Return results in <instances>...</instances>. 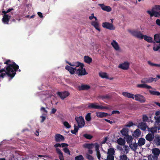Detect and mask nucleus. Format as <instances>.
<instances>
[{"mask_svg":"<svg viewBox=\"0 0 160 160\" xmlns=\"http://www.w3.org/2000/svg\"><path fill=\"white\" fill-rule=\"evenodd\" d=\"M84 158L81 155H79L75 157V160H83Z\"/></svg>","mask_w":160,"mask_h":160,"instance_id":"nucleus-47","label":"nucleus"},{"mask_svg":"<svg viewBox=\"0 0 160 160\" xmlns=\"http://www.w3.org/2000/svg\"><path fill=\"white\" fill-rule=\"evenodd\" d=\"M111 45L116 50H119V47L118 43L115 40L112 41L111 42Z\"/></svg>","mask_w":160,"mask_h":160,"instance_id":"nucleus-27","label":"nucleus"},{"mask_svg":"<svg viewBox=\"0 0 160 160\" xmlns=\"http://www.w3.org/2000/svg\"><path fill=\"white\" fill-rule=\"evenodd\" d=\"M56 151L57 152L59 155V157L60 160H64L63 159V156L62 152L59 148H56Z\"/></svg>","mask_w":160,"mask_h":160,"instance_id":"nucleus-26","label":"nucleus"},{"mask_svg":"<svg viewBox=\"0 0 160 160\" xmlns=\"http://www.w3.org/2000/svg\"><path fill=\"white\" fill-rule=\"evenodd\" d=\"M99 76L102 78H108V76L106 72H100L99 73Z\"/></svg>","mask_w":160,"mask_h":160,"instance_id":"nucleus-33","label":"nucleus"},{"mask_svg":"<svg viewBox=\"0 0 160 160\" xmlns=\"http://www.w3.org/2000/svg\"><path fill=\"white\" fill-rule=\"evenodd\" d=\"M91 25L93 26L95 28L98 30L99 32L100 31V29L99 28V24L96 21H93L91 22Z\"/></svg>","mask_w":160,"mask_h":160,"instance_id":"nucleus-21","label":"nucleus"},{"mask_svg":"<svg viewBox=\"0 0 160 160\" xmlns=\"http://www.w3.org/2000/svg\"><path fill=\"white\" fill-rule=\"evenodd\" d=\"M65 68L69 71L70 73L72 74H73L76 73V68H72L67 65L65 66Z\"/></svg>","mask_w":160,"mask_h":160,"instance_id":"nucleus-15","label":"nucleus"},{"mask_svg":"<svg viewBox=\"0 0 160 160\" xmlns=\"http://www.w3.org/2000/svg\"><path fill=\"white\" fill-rule=\"evenodd\" d=\"M142 121L143 122H146L148 121V118L147 116L146 115H143L142 116Z\"/></svg>","mask_w":160,"mask_h":160,"instance_id":"nucleus-55","label":"nucleus"},{"mask_svg":"<svg viewBox=\"0 0 160 160\" xmlns=\"http://www.w3.org/2000/svg\"><path fill=\"white\" fill-rule=\"evenodd\" d=\"M115 151L113 148H110L108 149L107 154H114Z\"/></svg>","mask_w":160,"mask_h":160,"instance_id":"nucleus-42","label":"nucleus"},{"mask_svg":"<svg viewBox=\"0 0 160 160\" xmlns=\"http://www.w3.org/2000/svg\"><path fill=\"white\" fill-rule=\"evenodd\" d=\"M95 151L96 152H99V145L98 143H95Z\"/></svg>","mask_w":160,"mask_h":160,"instance_id":"nucleus-51","label":"nucleus"},{"mask_svg":"<svg viewBox=\"0 0 160 160\" xmlns=\"http://www.w3.org/2000/svg\"><path fill=\"white\" fill-rule=\"evenodd\" d=\"M152 153L153 155L152 156V158L154 160H158V156L160 154V150L158 148H154L152 150Z\"/></svg>","mask_w":160,"mask_h":160,"instance_id":"nucleus-7","label":"nucleus"},{"mask_svg":"<svg viewBox=\"0 0 160 160\" xmlns=\"http://www.w3.org/2000/svg\"><path fill=\"white\" fill-rule=\"evenodd\" d=\"M83 136L85 138L90 140L93 137L91 135L88 134H84Z\"/></svg>","mask_w":160,"mask_h":160,"instance_id":"nucleus-45","label":"nucleus"},{"mask_svg":"<svg viewBox=\"0 0 160 160\" xmlns=\"http://www.w3.org/2000/svg\"><path fill=\"white\" fill-rule=\"evenodd\" d=\"M139 128L142 130L145 131L147 127L146 124L143 122H141L139 123Z\"/></svg>","mask_w":160,"mask_h":160,"instance_id":"nucleus-25","label":"nucleus"},{"mask_svg":"<svg viewBox=\"0 0 160 160\" xmlns=\"http://www.w3.org/2000/svg\"><path fill=\"white\" fill-rule=\"evenodd\" d=\"M138 145V144L135 142L133 144H132V143H130L129 147L132 150L135 151L137 148Z\"/></svg>","mask_w":160,"mask_h":160,"instance_id":"nucleus-23","label":"nucleus"},{"mask_svg":"<svg viewBox=\"0 0 160 160\" xmlns=\"http://www.w3.org/2000/svg\"><path fill=\"white\" fill-rule=\"evenodd\" d=\"M148 63L150 66H154L160 68V63L159 64L154 63L151 62L150 61H148Z\"/></svg>","mask_w":160,"mask_h":160,"instance_id":"nucleus-41","label":"nucleus"},{"mask_svg":"<svg viewBox=\"0 0 160 160\" xmlns=\"http://www.w3.org/2000/svg\"><path fill=\"white\" fill-rule=\"evenodd\" d=\"M153 143L157 146H160V136L159 135L155 137L153 140Z\"/></svg>","mask_w":160,"mask_h":160,"instance_id":"nucleus-16","label":"nucleus"},{"mask_svg":"<svg viewBox=\"0 0 160 160\" xmlns=\"http://www.w3.org/2000/svg\"><path fill=\"white\" fill-rule=\"evenodd\" d=\"M134 125L133 123L131 121H130L126 125L127 127H130Z\"/></svg>","mask_w":160,"mask_h":160,"instance_id":"nucleus-57","label":"nucleus"},{"mask_svg":"<svg viewBox=\"0 0 160 160\" xmlns=\"http://www.w3.org/2000/svg\"><path fill=\"white\" fill-rule=\"evenodd\" d=\"M84 66V64L82 63L79 68H76V73L78 76L84 75L88 74L85 69L83 68Z\"/></svg>","mask_w":160,"mask_h":160,"instance_id":"nucleus-4","label":"nucleus"},{"mask_svg":"<svg viewBox=\"0 0 160 160\" xmlns=\"http://www.w3.org/2000/svg\"><path fill=\"white\" fill-rule=\"evenodd\" d=\"M57 111V109L55 108H52V110L50 112V114H54Z\"/></svg>","mask_w":160,"mask_h":160,"instance_id":"nucleus-59","label":"nucleus"},{"mask_svg":"<svg viewBox=\"0 0 160 160\" xmlns=\"http://www.w3.org/2000/svg\"><path fill=\"white\" fill-rule=\"evenodd\" d=\"M63 151L65 153L68 155H70L69 150L67 148H65L63 149Z\"/></svg>","mask_w":160,"mask_h":160,"instance_id":"nucleus-53","label":"nucleus"},{"mask_svg":"<svg viewBox=\"0 0 160 160\" xmlns=\"http://www.w3.org/2000/svg\"><path fill=\"white\" fill-rule=\"evenodd\" d=\"M70 94L69 92L68 91H65L63 92H58L57 93V95H58L61 99H64Z\"/></svg>","mask_w":160,"mask_h":160,"instance_id":"nucleus-9","label":"nucleus"},{"mask_svg":"<svg viewBox=\"0 0 160 160\" xmlns=\"http://www.w3.org/2000/svg\"><path fill=\"white\" fill-rule=\"evenodd\" d=\"M91 113H88L85 116V118L86 120L88 122L90 121L91 119Z\"/></svg>","mask_w":160,"mask_h":160,"instance_id":"nucleus-43","label":"nucleus"},{"mask_svg":"<svg viewBox=\"0 0 160 160\" xmlns=\"http://www.w3.org/2000/svg\"><path fill=\"white\" fill-rule=\"evenodd\" d=\"M122 95L125 97L134 99V95L133 94L127 92H122Z\"/></svg>","mask_w":160,"mask_h":160,"instance_id":"nucleus-19","label":"nucleus"},{"mask_svg":"<svg viewBox=\"0 0 160 160\" xmlns=\"http://www.w3.org/2000/svg\"><path fill=\"white\" fill-rule=\"evenodd\" d=\"M128 31L133 36L141 39L144 38V39L148 42L153 43L154 44V46H155V42L152 40V37L146 35H143L140 31L131 30H129Z\"/></svg>","mask_w":160,"mask_h":160,"instance_id":"nucleus-2","label":"nucleus"},{"mask_svg":"<svg viewBox=\"0 0 160 160\" xmlns=\"http://www.w3.org/2000/svg\"><path fill=\"white\" fill-rule=\"evenodd\" d=\"M84 61L88 64L92 62V58L88 56H85L84 57Z\"/></svg>","mask_w":160,"mask_h":160,"instance_id":"nucleus-29","label":"nucleus"},{"mask_svg":"<svg viewBox=\"0 0 160 160\" xmlns=\"http://www.w3.org/2000/svg\"><path fill=\"white\" fill-rule=\"evenodd\" d=\"M130 63L128 62H125L123 63L120 64L118 67L124 70H128L129 66Z\"/></svg>","mask_w":160,"mask_h":160,"instance_id":"nucleus-10","label":"nucleus"},{"mask_svg":"<svg viewBox=\"0 0 160 160\" xmlns=\"http://www.w3.org/2000/svg\"><path fill=\"white\" fill-rule=\"evenodd\" d=\"M149 92L151 94L157 96H160V92H159L149 90Z\"/></svg>","mask_w":160,"mask_h":160,"instance_id":"nucleus-37","label":"nucleus"},{"mask_svg":"<svg viewBox=\"0 0 160 160\" xmlns=\"http://www.w3.org/2000/svg\"><path fill=\"white\" fill-rule=\"evenodd\" d=\"M98 5L103 10L109 12L112 10V8L110 6H105L103 4H99Z\"/></svg>","mask_w":160,"mask_h":160,"instance_id":"nucleus-18","label":"nucleus"},{"mask_svg":"<svg viewBox=\"0 0 160 160\" xmlns=\"http://www.w3.org/2000/svg\"><path fill=\"white\" fill-rule=\"evenodd\" d=\"M145 143V140L143 138H139L138 144L139 146H142Z\"/></svg>","mask_w":160,"mask_h":160,"instance_id":"nucleus-28","label":"nucleus"},{"mask_svg":"<svg viewBox=\"0 0 160 160\" xmlns=\"http://www.w3.org/2000/svg\"><path fill=\"white\" fill-rule=\"evenodd\" d=\"M117 143L120 145H124L125 143V140L121 138H120L117 140Z\"/></svg>","mask_w":160,"mask_h":160,"instance_id":"nucleus-36","label":"nucleus"},{"mask_svg":"<svg viewBox=\"0 0 160 160\" xmlns=\"http://www.w3.org/2000/svg\"><path fill=\"white\" fill-rule=\"evenodd\" d=\"M120 113V112L118 110H113L112 112V114H119Z\"/></svg>","mask_w":160,"mask_h":160,"instance_id":"nucleus-60","label":"nucleus"},{"mask_svg":"<svg viewBox=\"0 0 160 160\" xmlns=\"http://www.w3.org/2000/svg\"><path fill=\"white\" fill-rule=\"evenodd\" d=\"M96 116L99 118L106 117L108 116H110V114H108L106 112H97L96 113Z\"/></svg>","mask_w":160,"mask_h":160,"instance_id":"nucleus-14","label":"nucleus"},{"mask_svg":"<svg viewBox=\"0 0 160 160\" xmlns=\"http://www.w3.org/2000/svg\"><path fill=\"white\" fill-rule=\"evenodd\" d=\"M79 127L78 126H76L75 125H74V129L73 130H72L71 131V132L75 134H76V133L78 132V130Z\"/></svg>","mask_w":160,"mask_h":160,"instance_id":"nucleus-40","label":"nucleus"},{"mask_svg":"<svg viewBox=\"0 0 160 160\" xmlns=\"http://www.w3.org/2000/svg\"><path fill=\"white\" fill-rule=\"evenodd\" d=\"M55 141L56 142H60L64 141L65 138L64 137L59 134H57L55 136Z\"/></svg>","mask_w":160,"mask_h":160,"instance_id":"nucleus-12","label":"nucleus"},{"mask_svg":"<svg viewBox=\"0 0 160 160\" xmlns=\"http://www.w3.org/2000/svg\"><path fill=\"white\" fill-rule=\"evenodd\" d=\"M95 146V143H85L83 145V147L88 149L92 148Z\"/></svg>","mask_w":160,"mask_h":160,"instance_id":"nucleus-24","label":"nucleus"},{"mask_svg":"<svg viewBox=\"0 0 160 160\" xmlns=\"http://www.w3.org/2000/svg\"><path fill=\"white\" fill-rule=\"evenodd\" d=\"M156 23L157 25L160 26V19H157L156 21Z\"/></svg>","mask_w":160,"mask_h":160,"instance_id":"nucleus-64","label":"nucleus"},{"mask_svg":"<svg viewBox=\"0 0 160 160\" xmlns=\"http://www.w3.org/2000/svg\"><path fill=\"white\" fill-rule=\"evenodd\" d=\"M150 131L152 133L154 134V133L156 132L157 131V129L156 127H152L150 128Z\"/></svg>","mask_w":160,"mask_h":160,"instance_id":"nucleus-48","label":"nucleus"},{"mask_svg":"<svg viewBox=\"0 0 160 160\" xmlns=\"http://www.w3.org/2000/svg\"><path fill=\"white\" fill-rule=\"evenodd\" d=\"M40 111L41 112H44L46 113V114H43L42 115H46L48 113V111L46 110L45 108L43 107H42L40 108Z\"/></svg>","mask_w":160,"mask_h":160,"instance_id":"nucleus-56","label":"nucleus"},{"mask_svg":"<svg viewBox=\"0 0 160 160\" xmlns=\"http://www.w3.org/2000/svg\"><path fill=\"white\" fill-rule=\"evenodd\" d=\"M155 120V122L157 123H160V116L158 117H154V118Z\"/></svg>","mask_w":160,"mask_h":160,"instance_id":"nucleus-54","label":"nucleus"},{"mask_svg":"<svg viewBox=\"0 0 160 160\" xmlns=\"http://www.w3.org/2000/svg\"><path fill=\"white\" fill-rule=\"evenodd\" d=\"M141 134L140 130L138 129H136L133 132L132 136L135 138H138L140 137Z\"/></svg>","mask_w":160,"mask_h":160,"instance_id":"nucleus-22","label":"nucleus"},{"mask_svg":"<svg viewBox=\"0 0 160 160\" xmlns=\"http://www.w3.org/2000/svg\"><path fill=\"white\" fill-rule=\"evenodd\" d=\"M155 42L157 43H160V34H157L154 36Z\"/></svg>","mask_w":160,"mask_h":160,"instance_id":"nucleus-32","label":"nucleus"},{"mask_svg":"<svg viewBox=\"0 0 160 160\" xmlns=\"http://www.w3.org/2000/svg\"><path fill=\"white\" fill-rule=\"evenodd\" d=\"M13 8H9L7 10V11H2V13H3L6 14L7 13H8L10 12H11L12 10H13Z\"/></svg>","mask_w":160,"mask_h":160,"instance_id":"nucleus-58","label":"nucleus"},{"mask_svg":"<svg viewBox=\"0 0 160 160\" xmlns=\"http://www.w3.org/2000/svg\"><path fill=\"white\" fill-rule=\"evenodd\" d=\"M102 26L104 28L108 29V30H114L115 29V27L114 26L112 23H110L108 22H103L102 23Z\"/></svg>","mask_w":160,"mask_h":160,"instance_id":"nucleus-6","label":"nucleus"},{"mask_svg":"<svg viewBox=\"0 0 160 160\" xmlns=\"http://www.w3.org/2000/svg\"><path fill=\"white\" fill-rule=\"evenodd\" d=\"M40 118L42 119L40 121V122L41 123H42L44 122V121L45 120L46 118V117L45 116H40Z\"/></svg>","mask_w":160,"mask_h":160,"instance_id":"nucleus-62","label":"nucleus"},{"mask_svg":"<svg viewBox=\"0 0 160 160\" xmlns=\"http://www.w3.org/2000/svg\"><path fill=\"white\" fill-rule=\"evenodd\" d=\"M154 138V134L151 133H148L146 135L145 137L146 139L150 142L153 141Z\"/></svg>","mask_w":160,"mask_h":160,"instance_id":"nucleus-20","label":"nucleus"},{"mask_svg":"<svg viewBox=\"0 0 160 160\" xmlns=\"http://www.w3.org/2000/svg\"><path fill=\"white\" fill-rule=\"evenodd\" d=\"M63 124L64 126L67 128H70L71 127V125L67 121L63 122Z\"/></svg>","mask_w":160,"mask_h":160,"instance_id":"nucleus-50","label":"nucleus"},{"mask_svg":"<svg viewBox=\"0 0 160 160\" xmlns=\"http://www.w3.org/2000/svg\"><path fill=\"white\" fill-rule=\"evenodd\" d=\"M126 137V140L128 143H132V142L133 139L131 136L128 135Z\"/></svg>","mask_w":160,"mask_h":160,"instance_id":"nucleus-34","label":"nucleus"},{"mask_svg":"<svg viewBox=\"0 0 160 160\" xmlns=\"http://www.w3.org/2000/svg\"><path fill=\"white\" fill-rule=\"evenodd\" d=\"M88 108L90 109H110V108L108 107L103 106L102 105H99L97 103H89Z\"/></svg>","mask_w":160,"mask_h":160,"instance_id":"nucleus-3","label":"nucleus"},{"mask_svg":"<svg viewBox=\"0 0 160 160\" xmlns=\"http://www.w3.org/2000/svg\"><path fill=\"white\" fill-rule=\"evenodd\" d=\"M120 160H127L128 158L126 155L125 154H123L122 155L120 156Z\"/></svg>","mask_w":160,"mask_h":160,"instance_id":"nucleus-52","label":"nucleus"},{"mask_svg":"<svg viewBox=\"0 0 160 160\" xmlns=\"http://www.w3.org/2000/svg\"><path fill=\"white\" fill-rule=\"evenodd\" d=\"M4 64L7 65L6 67H5L6 70L5 68L1 69L0 70V73L5 72L8 77L12 78L15 76L16 71L19 69L18 65L10 60H7L4 62Z\"/></svg>","mask_w":160,"mask_h":160,"instance_id":"nucleus-1","label":"nucleus"},{"mask_svg":"<svg viewBox=\"0 0 160 160\" xmlns=\"http://www.w3.org/2000/svg\"><path fill=\"white\" fill-rule=\"evenodd\" d=\"M6 73H1L0 74V78H3L4 77L6 76Z\"/></svg>","mask_w":160,"mask_h":160,"instance_id":"nucleus-63","label":"nucleus"},{"mask_svg":"<svg viewBox=\"0 0 160 160\" xmlns=\"http://www.w3.org/2000/svg\"><path fill=\"white\" fill-rule=\"evenodd\" d=\"M86 158L88 160H93V157L88 153L86 154Z\"/></svg>","mask_w":160,"mask_h":160,"instance_id":"nucleus-49","label":"nucleus"},{"mask_svg":"<svg viewBox=\"0 0 160 160\" xmlns=\"http://www.w3.org/2000/svg\"><path fill=\"white\" fill-rule=\"evenodd\" d=\"M153 78H150L148 79L146 78V80L145 81H144L143 80H142L141 81V82L142 83H150L151 82L153 81Z\"/></svg>","mask_w":160,"mask_h":160,"instance_id":"nucleus-38","label":"nucleus"},{"mask_svg":"<svg viewBox=\"0 0 160 160\" xmlns=\"http://www.w3.org/2000/svg\"><path fill=\"white\" fill-rule=\"evenodd\" d=\"M75 119L78 124V126L79 128L83 127L85 124V122L83 117L82 116L79 117H76Z\"/></svg>","mask_w":160,"mask_h":160,"instance_id":"nucleus-5","label":"nucleus"},{"mask_svg":"<svg viewBox=\"0 0 160 160\" xmlns=\"http://www.w3.org/2000/svg\"><path fill=\"white\" fill-rule=\"evenodd\" d=\"M90 88V86L86 84H82L81 86H77V88L79 91L88 90Z\"/></svg>","mask_w":160,"mask_h":160,"instance_id":"nucleus-13","label":"nucleus"},{"mask_svg":"<svg viewBox=\"0 0 160 160\" xmlns=\"http://www.w3.org/2000/svg\"><path fill=\"white\" fill-rule=\"evenodd\" d=\"M137 87L139 88H144L148 89L152 88L151 86L146 84H139L137 85Z\"/></svg>","mask_w":160,"mask_h":160,"instance_id":"nucleus-31","label":"nucleus"},{"mask_svg":"<svg viewBox=\"0 0 160 160\" xmlns=\"http://www.w3.org/2000/svg\"><path fill=\"white\" fill-rule=\"evenodd\" d=\"M147 12L150 15L151 17L154 16L155 17H158L160 16V13L159 12L156 11L154 10H151V11L148 10Z\"/></svg>","mask_w":160,"mask_h":160,"instance_id":"nucleus-11","label":"nucleus"},{"mask_svg":"<svg viewBox=\"0 0 160 160\" xmlns=\"http://www.w3.org/2000/svg\"><path fill=\"white\" fill-rule=\"evenodd\" d=\"M107 159H105V160H114V155L112 154H107Z\"/></svg>","mask_w":160,"mask_h":160,"instance_id":"nucleus-39","label":"nucleus"},{"mask_svg":"<svg viewBox=\"0 0 160 160\" xmlns=\"http://www.w3.org/2000/svg\"><path fill=\"white\" fill-rule=\"evenodd\" d=\"M120 132L123 136L126 137L128 135V129L126 128H123L120 131Z\"/></svg>","mask_w":160,"mask_h":160,"instance_id":"nucleus-30","label":"nucleus"},{"mask_svg":"<svg viewBox=\"0 0 160 160\" xmlns=\"http://www.w3.org/2000/svg\"><path fill=\"white\" fill-rule=\"evenodd\" d=\"M111 96L108 94H107L101 96V98L102 100H104V99H109L111 98Z\"/></svg>","mask_w":160,"mask_h":160,"instance_id":"nucleus-46","label":"nucleus"},{"mask_svg":"<svg viewBox=\"0 0 160 160\" xmlns=\"http://www.w3.org/2000/svg\"><path fill=\"white\" fill-rule=\"evenodd\" d=\"M135 99L136 101H139L141 103H143L146 101L145 98L142 95L140 94H136L134 95Z\"/></svg>","mask_w":160,"mask_h":160,"instance_id":"nucleus-8","label":"nucleus"},{"mask_svg":"<svg viewBox=\"0 0 160 160\" xmlns=\"http://www.w3.org/2000/svg\"><path fill=\"white\" fill-rule=\"evenodd\" d=\"M96 154H97V158H98V159L99 160H100V158H101V154L100 153V151L97 152Z\"/></svg>","mask_w":160,"mask_h":160,"instance_id":"nucleus-61","label":"nucleus"},{"mask_svg":"<svg viewBox=\"0 0 160 160\" xmlns=\"http://www.w3.org/2000/svg\"><path fill=\"white\" fill-rule=\"evenodd\" d=\"M152 9L155 11H159L160 10V5H155L154 6Z\"/></svg>","mask_w":160,"mask_h":160,"instance_id":"nucleus-44","label":"nucleus"},{"mask_svg":"<svg viewBox=\"0 0 160 160\" xmlns=\"http://www.w3.org/2000/svg\"><path fill=\"white\" fill-rule=\"evenodd\" d=\"M82 63L79 62H77L73 63H69V65L71 66L75 67V68H77L79 67Z\"/></svg>","mask_w":160,"mask_h":160,"instance_id":"nucleus-35","label":"nucleus"},{"mask_svg":"<svg viewBox=\"0 0 160 160\" xmlns=\"http://www.w3.org/2000/svg\"><path fill=\"white\" fill-rule=\"evenodd\" d=\"M11 16L10 15L4 14L2 18V22L5 24H8V23L9 21L11 18Z\"/></svg>","mask_w":160,"mask_h":160,"instance_id":"nucleus-17","label":"nucleus"}]
</instances>
